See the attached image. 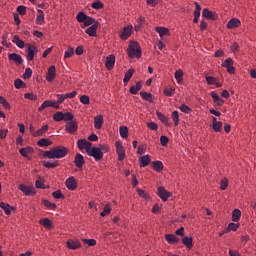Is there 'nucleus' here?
<instances>
[{"label":"nucleus","instance_id":"nucleus-1","mask_svg":"<svg viewBox=\"0 0 256 256\" xmlns=\"http://www.w3.org/2000/svg\"><path fill=\"white\" fill-rule=\"evenodd\" d=\"M66 155H69V148L61 145L43 151V157H46L47 159H64Z\"/></svg>","mask_w":256,"mask_h":256},{"label":"nucleus","instance_id":"nucleus-2","mask_svg":"<svg viewBox=\"0 0 256 256\" xmlns=\"http://www.w3.org/2000/svg\"><path fill=\"white\" fill-rule=\"evenodd\" d=\"M127 55L130 59H141V46L137 41H131L127 48Z\"/></svg>","mask_w":256,"mask_h":256},{"label":"nucleus","instance_id":"nucleus-3","mask_svg":"<svg viewBox=\"0 0 256 256\" xmlns=\"http://www.w3.org/2000/svg\"><path fill=\"white\" fill-rule=\"evenodd\" d=\"M18 189H19V191L24 193L26 195V197H33V196L37 195V191L35 190V186H33V185L27 186L25 184H20L18 186Z\"/></svg>","mask_w":256,"mask_h":256},{"label":"nucleus","instance_id":"nucleus-4","mask_svg":"<svg viewBox=\"0 0 256 256\" xmlns=\"http://www.w3.org/2000/svg\"><path fill=\"white\" fill-rule=\"evenodd\" d=\"M116 153L118 155V161H123L126 157L125 146L120 141L115 142Z\"/></svg>","mask_w":256,"mask_h":256},{"label":"nucleus","instance_id":"nucleus-5","mask_svg":"<svg viewBox=\"0 0 256 256\" xmlns=\"http://www.w3.org/2000/svg\"><path fill=\"white\" fill-rule=\"evenodd\" d=\"M202 17L205 19H210V21H217L219 19V14L217 12L211 11L208 8L202 10Z\"/></svg>","mask_w":256,"mask_h":256},{"label":"nucleus","instance_id":"nucleus-6","mask_svg":"<svg viewBox=\"0 0 256 256\" xmlns=\"http://www.w3.org/2000/svg\"><path fill=\"white\" fill-rule=\"evenodd\" d=\"M88 156L93 157L95 161H101L103 159V151H101V148L94 146L91 148Z\"/></svg>","mask_w":256,"mask_h":256},{"label":"nucleus","instance_id":"nucleus-7","mask_svg":"<svg viewBox=\"0 0 256 256\" xmlns=\"http://www.w3.org/2000/svg\"><path fill=\"white\" fill-rule=\"evenodd\" d=\"M157 195L165 203L169 200V197H171V195H173V194L169 191H166L165 187L160 186V187H158Z\"/></svg>","mask_w":256,"mask_h":256},{"label":"nucleus","instance_id":"nucleus-8","mask_svg":"<svg viewBox=\"0 0 256 256\" xmlns=\"http://www.w3.org/2000/svg\"><path fill=\"white\" fill-rule=\"evenodd\" d=\"M77 129H79V125H77L75 120H72L65 125V131L66 133H70V135H75Z\"/></svg>","mask_w":256,"mask_h":256},{"label":"nucleus","instance_id":"nucleus-9","mask_svg":"<svg viewBox=\"0 0 256 256\" xmlns=\"http://www.w3.org/2000/svg\"><path fill=\"white\" fill-rule=\"evenodd\" d=\"M27 46V55L26 59L27 61H33L35 59V53H37V46L32 45V44H26Z\"/></svg>","mask_w":256,"mask_h":256},{"label":"nucleus","instance_id":"nucleus-10","mask_svg":"<svg viewBox=\"0 0 256 256\" xmlns=\"http://www.w3.org/2000/svg\"><path fill=\"white\" fill-rule=\"evenodd\" d=\"M55 77H57V69L55 68V65H52L48 68V72L46 73V81H48V83H53Z\"/></svg>","mask_w":256,"mask_h":256},{"label":"nucleus","instance_id":"nucleus-11","mask_svg":"<svg viewBox=\"0 0 256 256\" xmlns=\"http://www.w3.org/2000/svg\"><path fill=\"white\" fill-rule=\"evenodd\" d=\"M19 153L24 159H28V161H31V157H29V154L35 153V149L31 146H26L24 148H21L19 150Z\"/></svg>","mask_w":256,"mask_h":256},{"label":"nucleus","instance_id":"nucleus-12","mask_svg":"<svg viewBox=\"0 0 256 256\" xmlns=\"http://www.w3.org/2000/svg\"><path fill=\"white\" fill-rule=\"evenodd\" d=\"M222 67H226L230 75H235V66H233V59L228 58L222 64Z\"/></svg>","mask_w":256,"mask_h":256},{"label":"nucleus","instance_id":"nucleus-13","mask_svg":"<svg viewBox=\"0 0 256 256\" xmlns=\"http://www.w3.org/2000/svg\"><path fill=\"white\" fill-rule=\"evenodd\" d=\"M74 165L80 170L83 171V166L85 165V157L82 154L77 153L74 158Z\"/></svg>","mask_w":256,"mask_h":256},{"label":"nucleus","instance_id":"nucleus-14","mask_svg":"<svg viewBox=\"0 0 256 256\" xmlns=\"http://www.w3.org/2000/svg\"><path fill=\"white\" fill-rule=\"evenodd\" d=\"M133 34V26H126L123 28V31L120 32V39L122 41H127L129 37Z\"/></svg>","mask_w":256,"mask_h":256},{"label":"nucleus","instance_id":"nucleus-15","mask_svg":"<svg viewBox=\"0 0 256 256\" xmlns=\"http://www.w3.org/2000/svg\"><path fill=\"white\" fill-rule=\"evenodd\" d=\"M105 67L108 71H113V67H115V54H110L106 57Z\"/></svg>","mask_w":256,"mask_h":256},{"label":"nucleus","instance_id":"nucleus-16","mask_svg":"<svg viewBox=\"0 0 256 256\" xmlns=\"http://www.w3.org/2000/svg\"><path fill=\"white\" fill-rule=\"evenodd\" d=\"M65 185L67 189H69V191H75V189H77V180L75 179V177L70 176L66 180Z\"/></svg>","mask_w":256,"mask_h":256},{"label":"nucleus","instance_id":"nucleus-17","mask_svg":"<svg viewBox=\"0 0 256 256\" xmlns=\"http://www.w3.org/2000/svg\"><path fill=\"white\" fill-rule=\"evenodd\" d=\"M66 245L71 251H76V249H81V242L73 239H69L66 242Z\"/></svg>","mask_w":256,"mask_h":256},{"label":"nucleus","instance_id":"nucleus-18","mask_svg":"<svg viewBox=\"0 0 256 256\" xmlns=\"http://www.w3.org/2000/svg\"><path fill=\"white\" fill-rule=\"evenodd\" d=\"M210 97H212L213 103H215L218 107H223L225 105V100L219 97V94L216 92H211Z\"/></svg>","mask_w":256,"mask_h":256},{"label":"nucleus","instance_id":"nucleus-19","mask_svg":"<svg viewBox=\"0 0 256 256\" xmlns=\"http://www.w3.org/2000/svg\"><path fill=\"white\" fill-rule=\"evenodd\" d=\"M99 27V22H96L92 26L88 27L85 30V33L89 35V37H97V28Z\"/></svg>","mask_w":256,"mask_h":256},{"label":"nucleus","instance_id":"nucleus-20","mask_svg":"<svg viewBox=\"0 0 256 256\" xmlns=\"http://www.w3.org/2000/svg\"><path fill=\"white\" fill-rule=\"evenodd\" d=\"M10 61H14L17 65H23V57L17 53H12L8 55Z\"/></svg>","mask_w":256,"mask_h":256},{"label":"nucleus","instance_id":"nucleus-21","mask_svg":"<svg viewBox=\"0 0 256 256\" xmlns=\"http://www.w3.org/2000/svg\"><path fill=\"white\" fill-rule=\"evenodd\" d=\"M212 123H213V131H215V133H221V131H223V122L217 121V118L213 117Z\"/></svg>","mask_w":256,"mask_h":256},{"label":"nucleus","instance_id":"nucleus-22","mask_svg":"<svg viewBox=\"0 0 256 256\" xmlns=\"http://www.w3.org/2000/svg\"><path fill=\"white\" fill-rule=\"evenodd\" d=\"M236 27H241V20L239 18H232L227 23V29H236Z\"/></svg>","mask_w":256,"mask_h":256},{"label":"nucleus","instance_id":"nucleus-23","mask_svg":"<svg viewBox=\"0 0 256 256\" xmlns=\"http://www.w3.org/2000/svg\"><path fill=\"white\" fill-rule=\"evenodd\" d=\"M47 131H49V125L45 124L40 129L33 132V137H43Z\"/></svg>","mask_w":256,"mask_h":256},{"label":"nucleus","instance_id":"nucleus-24","mask_svg":"<svg viewBox=\"0 0 256 256\" xmlns=\"http://www.w3.org/2000/svg\"><path fill=\"white\" fill-rule=\"evenodd\" d=\"M141 89H143V82L138 81L136 85L130 87L129 93H131V95H137Z\"/></svg>","mask_w":256,"mask_h":256},{"label":"nucleus","instance_id":"nucleus-25","mask_svg":"<svg viewBox=\"0 0 256 256\" xmlns=\"http://www.w3.org/2000/svg\"><path fill=\"white\" fill-rule=\"evenodd\" d=\"M165 240L169 245H177V243H179V238L175 236V234H166Z\"/></svg>","mask_w":256,"mask_h":256},{"label":"nucleus","instance_id":"nucleus-26","mask_svg":"<svg viewBox=\"0 0 256 256\" xmlns=\"http://www.w3.org/2000/svg\"><path fill=\"white\" fill-rule=\"evenodd\" d=\"M195 10H194V19L193 23H199V17H201V5H199L197 2H194Z\"/></svg>","mask_w":256,"mask_h":256},{"label":"nucleus","instance_id":"nucleus-27","mask_svg":"<svg viewBox=\"0 0 256 256\" xmlns=\"http://www.w3.org/2000/svg\"><path fill=\"white\" fill-rule=\"evenodd\" d=\"M152 169L156 171V173H161V171L165 169V166L162 161L157 160L152 162Z\"/></svg>","mask_w":256,"mask_h":256},{"label":"nucleus","instance_id":"nucleus-28","mask_svg":"<svg viewBox=\"0 0 256 256\" xmlns=\"http://www.w3.org/2000/svg\"><path fill=\"white\" fill-rule=\"evenodd\" d=\"M0 209H3V211L6 215H11V211H15V207H13L5 202L0 203Z\"/></svg>","mask_w":256,"mask_h":256},{"label":"nucleus","instance_id":"nucleus-29","mask_svg":"<svg viewBox=\"0 0 256 256\" xmlns=\"http://www.w3.org/2000/svg\"><path fill=\"white\" fill-rule=\"evenodd\" d=\"M103 123H104L103 115L100 114L94 118V128L95 129H97V130L102 129Z\"/></svg>","mask_w":256,"mask_h":256},{"label":"nucleus","instance_id":"nucleus-30","mask_svg":"<svg viewBox=\"0 0 256 256\" xmlns=\"http://www.w3.org/2000/svg\"><path fill=\"white\" fill-rule=\"evenodd\" d=\"M155 31H156V33H158L159 34V36L160 37H165V36H169V35H171V33L169 32V28H167V27H156L155 28Z\"/></svg>","mask_w":256,"mask_h":256},{"label":"nucleus","instance_id":"nucleus-31","mask_svg":"<svg viewBox=\"0 0 256 256\" xmlns=\"http://www.w3.org/2000/svg\"><path fill=\"white\" fill-rule=\"evenodd\" d=\"M38 147H49L53 145V141H51L49 138H41L37 141Z\"/></svg>","mask_w":256,"mask_h":256},{"label":"nucleus","instance_id":"nucleus-32","mask_svg":"<svg viewBox=\"0 0 256 256\" xmlns=\"http://www.w3.org/2000/svg\"><path fill=\"white\" fill-rule=\"evenodd\" d=\"M12 43H15V45H16L19 49H23V48L25 47V41L21 40V38L19 37V35H14V36H13Z\"/></svg>","mask_w":256,"mask_h":256},{"label":"nucleus","instance_id":"nucleus-33","mask_svg":"<svg viewBox=\"0 0 256 256\" xmlns=\"http://www.w3.org/2000/svg\"><path fill=\"white\" fill-rule=\"evenodd\" d=\"M95 23H99V21L95 20V18L91 16H88L83 22L82 29H84V27H91L92 25H95Z\"/></svg>","mask_w":256,"mask_h":256},{"label":"nucleus","instance_id":"nucleus-34","mask_svg":"<svg viewBox=\"0 0 256 256\" xmlns=\"http://www.w3.org/2000/svg\"><path fill=\"white\" fill-rule=\"evenodd\" d=\"M40 225H43L45 229H53V221H51L49 218H43L39 220Z\"/></svg>","mask_w":256,"mask_h":256},{"label":"nucleus","instance_id":"nucleus-35","mask_svg":"<svg viewBox=\"0 0 256 256\" xmlns=\"http://www.w3.org/2000/svg\"><path fill=\"white\" fill-rule=\"evenodd\" d=\"M182 243L187 247V249H193V237L184 236L182 238Z\"/></svg>","mask_w":256,"mask_h":256},{"label":"nucleus","instance_id":"nucleus-36","mask_svg":"<svg viewBox=\"0 0 256 256\" xmlns=\"http://www.w3.org/2000/svg\"><path fill=\"white\" fill-rule=\"evenodd\" d=\"M136 191L139 197H141L142 199H145V201H151V195H149L147 191L141 188H137Z\"/></svg>","mask_w":256,"mask_h":256},{"label":"nucleus","instance_id":"nucleus-37","mask_svg":"<svg viewBox=\"0 0 256 256\" xmlns=\"http://www.w3.org/2000/svg\"><path fill=\"white\" fill-rule=\"evenodd\" d=\"M38 15L36 17V25H43L45 23V14L43 10L38 9Z\"/></svg>","mask_w":256,"mask_h":256},{"label":"nucleus","instance_id":"nucleus-38","mask_svg":"<svg viewBox=\"0 0 256 256\" xmlns=\"http://www.w3.org/2000/svg\"><path fill=\"white\" fill-rule=\"evenodd\" d=\"M151 163V156L149 154L140 157V167H147Z\"/></svg>","mask_w":256,"mask_h":256},{"label":"nucleus","instance_id":"nucleus-39","mask_svg":"<svg viewBox=\"0 0 256 256\" xmlns=\"http://www.w3.org/2000/svg\"><path fill=\"white\" fill-rule=\"evenodd\" d=\"M42 164H43V167H45L46 169H55V167H59L58 160H55L53 162L43 161Z\"/></svg>","mask_w":256,"mask_h":256},{"label":"nucleus","instance_id":"nucleus-40","mask_svg":"<svg viewBox=\"0 0 256 256\" xmlns=\"http://www.w3.org/2000/svg\"><path fill=\"white\" fill-rule=\"evenodd\" d=\"M133 73H135V70L133 68H130L124 75L123 83L127 85L129 81H131V78L133 77Z\"/></svg>","mask_w":256,"mask_h":256},{"label":"nucleus","instance_id":"nucleus-41","mask_svg":"<svg viewBox=\"0 0 256 256\" xmlns=\"http://www.w3.org/2000/svg\"><path fill=\"white\" fill-rule=\"evenodd\" d=\"M54 103L53 100H45L41 106L38 108L39 113H41L42 111H45V109H47V107H53Z\"/></svg>","mask_w":256,"mask_h":256},{"label":"nucleus","instance_id":"nucleus-42","mask_svg":"<svg viewBox=\"0 0 256 256\" xmlns=\"http://www.w3.org/2000/svg\"><path fill=\"white\" fill-rule=\"evenodd\" d=\"M156 117L163 123L164 125H169V118L167 116L159 111L156 112Z\"/></svg>","mask_w":256,"mask_h":256},{"label":"nucleus","instance_id":"nucleus-43","mask_svg":"<svg viewBox=\"0 0 256 256\" xmlns=\"http://www.w3.org/2000/svg\"><path fill=\"white\" fill-rule=\"evenodd\" d=\"M119 133L122 139H127V137H129V128H127V126H120Z\"/></svg>","mask_w":256,"mask_h":256},{"label":"nucleus","instance_id":"nucleus-44","mask_svg":"<svg viewBox=\"0 0 256 256\" xmlns=\"http://www.w3.org/2000/svg\"><path fill=\"white\" fill-rule=\"evenodd\" d=\"M140 95H141L142 99H144V101H148L149 103H153V94L145 92V91H141Z\"/></svg>","mask_w":256,"mask_h":256},{"label":"nucleus","instance_id":"nucleus-45","mask_svg":"<svg viewBox=\"0 0 256 256\" xmlns=\"http://www.w3.org/2000/svg\"><path fill=\"white\" fill-rule=\"evenodd\" d=\"M240 219H241V210H239V209H234V210L232 211V221H233L234 223H237V221H240Z\"/></svg>","mask_w":256,"mask_h":256},{"label":"nucleus","instance_id":"nucleus-46","mask_svg":"<svg viewBox=\"0 0 256 256\" xmlns=\"http://www.w3.org/2000/svg\"><path fill=\"white\" fill-rule=\"evenodd\" d=\"M239 227H241V224L231 222L226 227V232L231 233V231H237V229H239Z\"/></svg>","mask_w":256,"mask_h":256},{"label":"nucleus","instance_id":"nucleus-47","mask_svg":"<svg viewBox=\"0 0 256 256\" xmlns=\"http://www.w3.org/2000/svg\"><path fill=\"white\" fill-rule=\"evenodd\" d=\"M174 77H175L177 83H179V84L183 83V70H181V69L176 70L174 73Z\"/></svg>","mask_w":256,"mask_h":256},{"label":"nucleus","instance_id":"nucleus-48","mask_svg":"<svg viewBox=\"0 0 256 256\" xmlns=\"http://www.w3.org/2000/svg\"><path fill=\"white\" fill-rule=\"evenodd\" d=\"M14 87L15 89H24L25 87H27V84L23 82V80L18 78L14 81Z\"/></svg>","mask_w":256,"mask_h":256},{"label":"nucleus","instance_id":"nucleus-49","mask_svg":"<svg viewBox=\"0 0 256 256\" xmlns=\"http://www.w3.org/2000/svg\"><path fill=\"white\" fill-rule=\"evenodd\" d=\"M0 105H2V107H4V109H6L7 111L11 110V104H9L7 102V99L3 96H0Z\"/></svg>","mask_w":256,"mask_h":256},{"label":"nucleus","instance_id":"nucleus-50","mask_svg":"<svg viewBox=\"0 0 256 256\" xmlns=\"http://www.w3.org/2000/svg\"><path fill=\"white\" fill-rule=\"evenodd\" d=\"M87 17L88 16L85 14V12H79L76 16V21H78V23H85Z\"/></svg>","mask_w":256,"mask_h":256},{"label":"nucleus","instance_id":"nucleus-51","mask_svg":"<svg viewBox=\"0 0 256 256\" xmlns=\"http://www.w3.org/2000/svg\"><path fill=\"white\" fill-rule=\"evenodd\" d=\"M42 205H44V207H46L47 209H57V204L51 203L49 200H43Z\"/></svg>","mask_w":256,"mask_h":256},{"label":"nucleus","instance_id":"nucleus-52","mask_svg":"<svg viewBox=\"0 0 256 256\" xmlns=\"http://www.w3.org/2000/svg\"><path fill=\"white\" fill-rule=\"evenodd\" d=\"M171 118L174 122L175 127L179 125V111L174 110L171 114Z\"/></svg>","mask_w":256,"mask_h":256},{"label":"nucleus","instance_id":"nucleus-53","mask_svg":"<svg viewBox=\"0 0 256 256\" xmlns=\"http://www.w3.org/2000/svg\"><path fill=\"white\" fill-rule=\"evenodd\" d=\"M111 213V206L106 204L103 208V211L100 213V217H107Z\"/></svg>","mask_w":256,"mask_h":256},{"label":"nucleus","instance_id":"nucleus-54","mask_svg":"<svg viewBox=\"0 0 256 256\" xmlns=\"http://www.w3.org/2000/svg\"><path fill=\"white\" fill-rule=\"evenodd\" d=\"M75 55V50L73 47H68V49L65 51L64 59H70V57H73Z\"/></svg>","mask_w":256,"mask_h":256},{"label":"nucleus","instance_id":"nucleus-55","mask_svg":"<svg viewBox=\"0 0 256 256\" xmlns=\"http://www.w3.org/2000/svg\"><path fill=\"white\" fill-rule=\"evenodd\" d=\"M86 143H87V139H85V138L79 139V140L77 141V147H78V149H80V151H83V149H85Z\"/></svg>","mask_w":256,"mask_h":256},{"label":"nucleus","instance_id":"nucleus-56","mask_svg":"<svg viewBox=\"0 0 256 256\" xmlns=\"http://www.w3.org/2000/svg\"><path fill=\"white\" fill-rule=\"evenodd\" d=\"M163 93L166 97H173L175 95V89H173L172 87L166 88L164 89Z\"/></svg>","mask_w":256,"mask_h":256},{"label":"nucleus","instance_id":"nucleus-57","mask_svg":"<svg viewBox=\"0 0 256 256\" xmlns=\"http://www.w3.org/2000/svg\"><path fill=\"white\" fill-rule=\"evenodd\" d=\"M24 99H29L30 101H37V95L32 92H28L24 94Z\"/></svg>","mask_w":256,"mask_h":256},{"label":"nucleus","instance_id":"nucleus-58","mask_svg":"<svg viewBox=\"0 0 256 256\" xmlns=\"http://www.w3.org/2000/svg\"><path fill=\"white\" fill-rule=\"evenodd\" d=\"M52 197L55 199H65V195L61 192V190H56L52 193Z\"/></svg>","mask_w":256,"mask_h":256},{"label":"nucleus","instance_id":"nucleus-59","mask_svg":"<svg viewBox=\"0 0 256 256\" xmlns=\"http://www.w3.org/2000/svg\"><path fill=\"white\" fill-rule=\"evenodd\" d=\"M16 11L19 15H27V6L20 5L17 7Z\"/></svg>","mask_w":256,"mask_h":256},{"label":"nucleus","instance_id":"nucleus-60","mask_svg":"<svg viewBox=\"0 0 256 256\" xmlns=\"http://www.w3.org/2000/svg\"><path fill=\"white\" fill-rule=\"evenodd\" d=\"M53 121L59 123V121H63V112H56L53 115Z\"/></svg>","mask_w":256,"mask_h":256},{"label":"nucleus","instance_id":"nucleus-61","mask_svg":"<svg viewBox=\"0 0 256 256\" xmlns=\"http://www.w3.org/2000/svg\"><path fill=\"white\" fill-rule=\"evenodd\" d=\"M92 9H103L104 4L103 2L97 0L91 4Z\"/></svg>","mask_w":256,"mask_h":256},{"label":"nucleus","instance_id":"nucleus-62","mask_svg":"<svg viewBox=\"0 0 256 256\" xmlns=\"http://www.w3.org/2000/svg\"><path fill=\"white\" fill-rule=\"evenodd\" d=\"M33 75V70L31 68H26L25 72L23 74V79H31V76Z\"/></svg>","mask_w":256,"mask_h":256},{"label":"nucleus","instance_id":"nucleus-63","mask_svg":"<svg viewBox=\"0 0 256 256\" xmlns=\"http://www.w3.org/2000/svg\"><path fill=\"white\" fill-rule=\"evenodd\" d=\"M73 113L71 112H66V113H63V121H73Z\"/></svg>","mask_w":256,"mask_h":256},{"label":"nucleus","instance_id":"nucleus-64","mask_svg":"<svg viewBox=\"0 0 256 256\" xmlns=\"http://www.w3.org/2000/svg\"><path fill=\"white\" fill-rule=\"evenodd\" d=\"M180 111H182V113H191L193 109H191V107L187 106L186 104H182L180 106Z\"/></svg>","mask_w":256,"mask_h":256}]
</instances>
